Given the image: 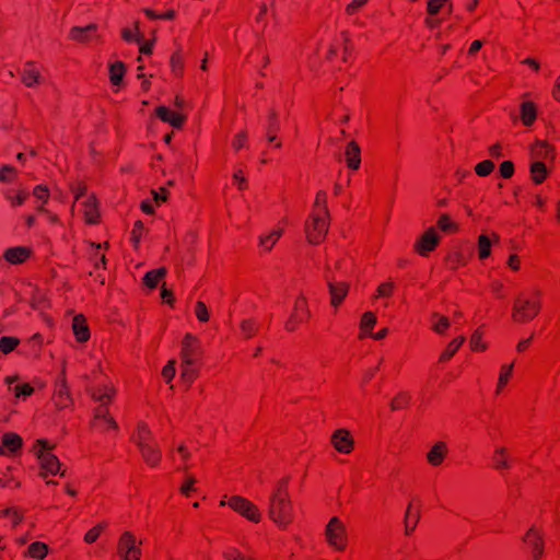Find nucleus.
<instances>
[{
  "instance_id": "1",
  "label": "nucleus",
  "mask_w": 560,
  "mask_h": 560,
  "mask_svg": "<svg viewBox=\"0 0 560 560\" xmlns=\"http://www.w3.org/2000/svg\"><path fill=\"white\" fill-rule=\"evenodd\" d=\"M269 517L281 528L293 520V505L288 492V479L278 481L269 498Z\"/></svg>"
},
{
  "instance_id": "2",
  "label": "nucleus",
  "mask_w": 560,
  "mask_h": 560,
  "mask_svg": "<svg viewBox=\"0 0 560 560\" xmlns=\"http://www.w3.org/2000/svg\"><path fill=\"white\" fill-rule=\"evenodd\" d=\"M54 444L47 440L37 439V468L39 476L46 479L48 476H65L66 470L61 468L58 457L51 453Z\"/></svg>"
},
{
  "instance_id": "3",
  "label": "nucleus",
  "mask_w": 560,
  "mask_h": 560,
  "mask_svg": "<svg viewBox=\"0 0 560 560\" xmlns=\"http://www.w3.org/2000/svg\"><path fill=\"white\" fill-rule=\"evenodd\" d=\"M115 389L109 386L98 387L91 390V396L98 406L94 410L93 427H101V421H105L113 430H118V424L109 416L107 405L112 401Z\"/></svg>"
},
{
  "instance_id": "4",
  "label": "nucleus",
  "mask_w": 560,
  "mask_h": 560,
  "mask_svg": "<svg viewBox=\"0 0 560 560\" xmlns=\"http://www.w3.org/2000/svg\"><path fill=\"white\" fill-rule=\"evenodd\" d=\"M329 229V217L316 213H310L304 224L306 240L312 245L320 244Z\"/></svg>"
},
{
  "instance_id": "5",
  "label": "nucleus",
  "mask_w": 560,
  "mask_h": 560,
  "mask_svg": "<svg viewBox=\"0 0 560 560\" xmlns=\"http://www.w3.org/2000/svg\"><path fill=\"white\" fill-rule=\"evenodd\" d=\"M540 312L539 300L518 296L513 305L512 317L515 322L526 323L534 319Z\"/></svg>"
},
{
  "instance_id": "6",
  "label": "nucleus",
  "mask_w": 560,
  "mask_h": 560,
  "mask_svg": "<svg viewBox=\"0 0 560 560\" xmlns=\"http://www.w3.org/2000/svg\"><path fill=\"white\" fill-rule=\"evenodd\" d=\"M326 539L328 544L338 551L345 550L347 546V529L345 524L334 516L326 526Z\"/></svg>"
},
{
  "instance_id": "7",
  "label": "nucleus",
  "mask_w": 560,
  "mask_h": 560,
  "mask_svg": "<svg viewBox=\"0 0 560 560\" xmlns=\"http://www.w3.org/2000/svg\"><path fill=\"white\" fill-rule=\"evenodd\" d=\"M141 541L131 532H124L118 540L117 553L121 560H140Z\"/></svg>"
},
{
  "instance_id": "8",
  "label": "nucleus",
  "mask_w": 560,
  "mask_h": 560,
  "mask_svg": "<svg viewBox=\"0 0 560 560\" xmlns=\"http://www.w3.org/2000/svg\"><path fill=\"white\" fill-rule=\"evenodd\" d=\"M225 504H228L231 509L250 522L258 523L261 518V514L258 508L253 502L243 497L235 495L232 497L228 502L224 500L220 502V505L222 506Z\"/></svg>"
},
{
  "instance_id": "9",
  "label": "nucleus",
  "mask_w": 560,
  "mask_h": 560,
  "mask_svg": "<svg viewBox=\"0 0 560 560\" xmlns=\"http://www.w3.org/2000/svg\"><path fill=\"white\" fill-rule=\"evenodd\" d=\"M310 317V311L307 307V302L304 296H299L295 300L293 311L289 317V319L285 322V329L288 331H294L298 326L305 322Z\"/></svg>"
},
{
  "instance_id": "10",
  "label": "nucleus",
  "mask_w": 560,
  "mask_h": 560,
  "mask_svg": "<svg viewBox=\"0 0 560 560\" xmlns=\"http://www.w3.org/2000/svg\"><path fill=\"white\" fill-rule=\"evenodd\" d=\"M201 354L199 340L191 334H186L182 341L180 357L187 364H196Z\"/></svg>"
},
{
  "instance_id": "11",
  "label": "nucleus",
  "mask_w": 560,
  "mask_h": 560,
  "mask_svg": "<svg viewBox=\"0 0 560 560\" xmlns=\"http://www.w3.org/2000/svg\"><path fill=\"white\" fill-rule=\"evenodd\" d=\"M439 235L433 228L428 229L416 242L415 248L421 256H428L439 244Z\"/></svg>"
},
{
  "instance_id": "12",
  "label": "nucleus",
  "mask_w": 560,
  "mask_h": 560,
  "mask_svg": "<svg viewBox=\"0 0 560 560\" xmlns=\"http://www.w3.org/2000/svg\"><path fill=\"white\" fill-rule=\"evenodd\" d=\"M331 444L339 453L349 454L353 450L354 442L349 431L338 429L331 435Z\"/></svg>"
},
{
  "instance_id": "13",
  "label": "nucleus",
  "mask_w": 560,
  "mask_h": 560,
  "mask_svg": "<svg viewBox=\"0 0 560 560\" xmlns=\"http://www.w3.org/2000/svg\"><path fill=\"white\" fill-rule=\"evenodd\" d=\"M69 37L72 40L79 42V43H90L94 39H97V25L96 24H89L86 26H74L69 32Z\"/></svg>"
},
{
  "instance_id": "14",
  "label": "nucleus",
  "mask_w": 560,
  "mask_h": 560,
  "mask_svg": "<svg viewBox=\"0 0 560 560\" xmlns=\"http://www.w3.org/2000/svg\"><path fill=\"white\" fill-rule=\"evenodd\" d=\"M524 542L528 546L532 551L534 560H539L544 553L542 538L539 532L532 527L524 537Z\"/></svg>"
},
{
  "instance_id": "15",
  "label": "nucleus",
  "mask_w": 560,
  "mask_h": 560,
  "mask_svg": "<svg viewBox=\"0 0 560 560\" xmlns=\"http://www.w3.org/2000/svg\"><path fill=\"white\" fill-rule=\"evenodd\" d=\"M156 116L164 122L170 124L174 128H182L186 117L178 112L172 110L166 106H159L155 109Z\"/></svg>"
},
{
  "instance_id": "16",
  "label": "nucleus",
  "mask_w": 560,
  "mask_h": 560,
  "mask_svg": "<svg viewBox=\"0 0 560 560\" xmlns=\"http://www.w3.org/2000/svg\"><path fill=\"white\" fill-rule=\"evenodd\" d=\"M345 160L347 163V166L352 170L357 171L360 168L361 165V148L358 142L354 140H351L347 143L345 149Z\"/></svg>"
},
{
  "instance_id": "17",
  "label": "nucleus",
  "mask_w": 560,
  "mask_h": 560,
  "mask_svg": "<svg viewBox=\"0 0 560 560\" xmlns=\"http://www.w3.org/2000/svg\"><path fill=\"white\" fill-rule=\"evenodd\" d=\"M447 453H448V447H447L446 442L439 441V442L434 443L433 446L430 448V451L427 453V460L431 466L438 467V466L442 465Z\"/></svg>"
},
{
  "instance_id": "18",
  "label": "nucleus",
  "mask_w": 560,
  "mask_h": 560,
  "mask_svg": "<svg viewBox=\"0 0 560 560\" xmlns=\"http://www.w3.org/2000/svg\"><path fill=\"white\" fill-rule=\"evenodd\" d=\"M54 401L59 409L67 408L72 404V398L69 394L65 376H62L56 384Z\"/></svg>"
},
{
  "instance_id": "19",
  "label": "nucleus",
  "mask_w": 560,
  "mask_h": 560,
  "mask_svg": "<svg viewBox=\"0 0 560 560\" xmlns=\"http://www.w3.org/2000/svg\"><path fill=\"white\" fill-rule=\"evenodd\" d=\"M138 448L148 465L154 467L160 463L162 455L156 442L138 446Z\"/></svg>"
},
{
  "instance_id": "20",
  "label": "nucleus",
  "mask_w": 560,
  "mask_h": 560,
  "mask_svg": "<svg viewBox=\"0 0 560 560\" xmlns=\"http://www.w3.org/2000/svg\"><path fill=\"white\" fill-rule=\"evenodd\" d=\"M492 467L495 470L502 471L511 468V459L509 451L504 446H497L491 456Z\"/></svg>"
},
{
  "instance_id": "21",
  "label": "nucleus",
  "mask_w": 560,
  "mask_h": 560,
  "mask_svg": "<svg viewBox=\"0 0 560 560\" xmlns=\"http://www.w3.org/2000/svg\"><path fill=\"white\" fill-rule=\"evenodd\" d=\"M32 255V249L28 247L18 246L8 248L4 252V259L10 264L18 265L24 262Z\"/></svg>"
},
{
  "instance_id": "22",
  "label": "nucleus",
  "mask_w": 560,
  "mask_h": 560,
  "mask_svg": "<svg viewBox=\"0 0 560 560\" xmlns=\"http://www.w3.org/2000/svg\"><path fill=\"white\" fill-rule=\"evenodd\" d=\"M420 520V509L416 508L413 502H410L406 509L405 513V534L407 536L411 535L417 527V524Z\"/></svg>"
},
{
  "instance_id": "23",
  "label": "nucleus",
  "mask_w": 560,
  "mask_h": 560,
  "mask_svg": "<svg viewBox=\"0 0 560 560\" xmlns=\"http://www.w3.org/2000/svg\"><path fill=\"white\" fill-rule=\"evenodd\" d=\"M22 446V439L16 433L8 432L2 436L0 454L15 453Z\"/></svg>"
},
{
  "instance_id": "24",
  "label": "nucleus",
  "mask_w": 560,
  "mask_h": 560,
  "mask_svg": "<svg viewBox=\"0 0 560 560\" xmlns=\"http://www.w3.org/2000/svg\"><path fill=\"white\" fill-rule=\"evenodd\" d=\"M556 156L555 149L546 141H537L532 148V158L535 161L553 160Z\"/></svg>"
},
{
  "instance_id": "25",
  "label": "nucleus",
  "mask_w": 560,
  "mask_h": 560,
  "mask_svg": "<svg viewBox=\"0 0 560 560\" xmlns=\"http://www.w3.org/2000/svg\"><path fill=\"white\" fill-rule=\"evenodd\" d=\"M132 441L137 444V446L155 442L152 431L150 430L149 425L143 421H140L138 423L137 430L132 435Z\"/></svg>"
},
{
  "instance_id": "26",
  "label": "nucleus",
  "mask_w": 560,
  "mask_h": 560,
  "mask_svg": "<svg viewBox=\"0 0 560 560\" xmlns=\"http://www.w3.org/2000/svg\"><path fill=\"white\" fill-rule=\"evenodd\" d=\"M18 381V376H7L5 377V384L8 385L9 389L14 392V395L16 398H26L31 396L34 392L33 386H31L27 383L24 384H15Z\"/></svg>"
},
{
  "instance_id": "27",
  "label": "nucleus",
  "mask_w": 560,
  "mask_h": 560,
  "mask_svg": "<svg viewBox=\"0 0 560 560\" xmlns=\"http://www.w3.org/2000/svg\"><path fill=\"white\" fill-rule=\"evenodd\" d=\"M329 293L331 296V304L338 306L348 293V284L345 282H334L328 280Z\"/></svg>"
},
{
  "instance_id": "28",
  "label": "nucleus",
  "mask_w": 560,
  "mask_h": 560,
  "mask_svg": "<svg viewBox=\"0 0 560 560\" xmlns=\"http://www.w3.org/2000/svg\"><path fill=\"white\" fill-rule=\"evenodd\" d=\"M266 137L269 142H275L277 132L280 130V120L278 113L273 109L269 112L267 121L265 124Z\"/></svg>"
},
{
  "instance_id": "29",
  "label": "nucleus",
  "mask_w": 560,
  "mask_h": 560,
  "mask_svg": "<svg viewBox=\"0 0 560 560\" xmlns=\"http://www.w3.org/2000/svg\"><path fill=\"white\" fill-rule=\"evenodd\" d=\"M73 334L79 342H85L90 338V330L85 319L79 315L74 316L72 322Z\"/></svg>"
},
{
  "instance_id": "30",
  "label": "nucleus",
  "mask_w": 560,
  "mask_h": 560,
  "mask_svg": "<svg viewBox=\"0 0 560 560\" xmlns=\"http://www.w3.org/2000/svg\"><path fill=\"white\" fill-rule=\"evenodd\" d=\"M81 205L83 206V213L86 222L90 224L96 223L98 218L96 199L93 196H90L83 200Z\"/></svg>"
},
{
  "instance_id": "31",
  "label": "nucleus",
  "mask_w": 560,
  "mask_h": 560,
  "mask_svg": "<svg viewBox=\"0 0 560 560\" xmlns=\"http://www.w3.org/2000/svg\"><path fill=\"white\" fill-rule=\"evenodd\" d=\"M283 234V229L277 228L270 231L268 234L261 235L259 237V246L266 250L269 252L276 243L279 241V238Z\"/></svg>"
},
{
  "instance_id": "32",
  "label": "nucleus",
  "mask_w": 560,
  "mask_h": 560,
  "mask_svg": "<svg viewBox=\"0 0 560 560\" xmlns=\"http://www.w3.org/2000/svg\"><path fill=\"white\" fill-rule=\"evenodd\" d=\"M530 177L535 184H541L548 176V170L544 162L534 161L529 167Z\"/></svg>"
},
{
  "instance_id": "33",
  "label": "nucleus",
  "mask_w": 560,
  "mask_h": 560,
  "mask_svg": "<svg viewBox=\"0 0 560 560\" xmlns=\"http://www.w3.org/2000/svg\"><path fill=\"white\" fill-rule=\"evenodd\" d=\"M537 112L533 102L526 101L521 105V119L525 126H530L536 120Z\"/></svg>"
},
{
  "instance_id": "34",
  "label": "nucleus",
  "mask_w": 560,
  "mask_h": 560,
  "mask_svg": "<svg viewBox=\"0 0 560 560\" xmlns=\"http://www.w3.org/2000/svg\"><path fill=\"white\" fill-rule=\"evenodd\" d=\"M466 338L464 336H459L453 339L446 347V349L440 354V362H447L453 358V355L457 352V350L465 342Z\"/></svg>"
},
{
  "instance_id": "35",
  "label": "nucleus",
  "mask_w": 560,
  "mask_h": 560,
  "mask_svg": "<svg viewBox=\"0 0 560 560\" xmlns=\"http://www.w3.org/2000/svg\"><path fill=\"white\" fill-rule=\"evenodd\" d=\"M451 322L446 316L440 315L439 313H433L431 316V328L434 332L439 335H444L445 331L450 328Z\"/></svg>"
},
{
  "instance_id": "36",
  "label": "nucleus",
  "mask_w": 560,
  "mask_h": 560,
  "mask_svg": "<svg viewBox=\"0 0 560 560\" xmlns=\"http://www.w3.org/2000/svg\"><path fill=\"white\" fill-rule=\"evenodd\" d=\"M166 272L167 270L164 267L150 270L144 275L143 282L150 289H154L159 281L166 276Z\"/></svg>"
},
{
  "instance_id": "37",
  "label": "nucleus",
  "mask_w": 560,
  "mask_h": 560,
  "mask_svg": "<svg viewBox=\"0 0 560 560\" xmlns=\"http://www.w3.org/2000/svg\"><path fill=\"white\" fill-rule=\"evenodd\" d=\"M312 213L329 217V211L327 207V192L325 190L317 191Z\"/></svg>"
},
{
  "instance_id": "38",
  "label": "nucleus",
  "mask_w": 560,
  "mask_h": 560,
  "mask_svg": "<svg viewBox=\"0 0 560 560\" xmlns=\"http://www.w3.org/2000/svg\"><path fill=\"white\" fill-rule=\"evenodd\" d=\"M492 241L486 234H481L478 237V257L479 259H486L491 254Z\"/></svg>"
},
{
  "instance_id": "39",
  "label": "nucleus",
  "mask_w": 560,
  "mask_h": 560,
  "mask_svg": "<svg viewBox=\"0 0 560 560\" xmlns=\"http://www.w3.org/2000/svg\"><path fill=\"white\" fill-rule=\"evenodd\" d=\"M411 400V395L408 392L398 393L390 402L392 410H400L406 408Z\"/></svg>"
},
{
  "instance_id": "40",
  "label": "nucleus",
  "mask_w": 560,
  "mask_h": 560,
  "mask_svg": "<svg viewBox=\"0 0 560 560\" xmlns=\"http://www.w3.org/2000/svg\"><path fill=\"white\" fill-rule=\"evenodd\" d=\"M445 5L448 7V12H452V3H450V0H428L427 12L430 16H434Z\"/></svg>"
},
{
  "instance_id": "41",
  "label": "nucleus",
  "mask_w": 560,
  "mask_h": 560,
  "mask_svg": "<svg viewBox=\"0 0 560 560\" xmlns=\"http://www.w3.org/2000/svg\"><path fill=\"white\" fill-rule=\"evenodd\" d=\"M121 36L128 43H140V40L142 39V34L140 33L139 30V23L136 22L133 28H124L121 31Z\"/></svg>"
},
{
  "instance_id": "42",
  "label": "nucleus",
  "mask_w": 560,
  "mask_h": 560,
  "mask_svg": "<svg viewBox=\"0 0 560 560\" xmlns=\"http://www.w3.org/2000/svg\"><path fill=\"white\" fill-rule=\"evenodd\" d=\"M19 342L20 340L15 337L4 336L0 339V351L8 354L15 349Z\"/></svg>"
},
{
  "instance_id": "43",
  "label": "nucleus",
  "mask_w": 560,
  "mask_h": 560,
  "mask_svg": "<svg viewBox=\"0 0 560 560\" xmlns=\"http://www.w3.org/2000/svg\"><path fill=\"white\" fill-rule=\"evenodd\" d=\"M469 343L472 351H485L487 349V343L482 341V332L479 329L474 331Z\"/></svg>"
},
{
  "instance_id": "44",
  "label": "nucleus",
  "mask_w": 560,
  "mask_h": 560,
  "mask_svg": "<svg viewBox=\"0 0 560 560\" xmlns=\"http://www.w3.org/2000/svg\"><path fill=\"white\" fill-rule=\"evenodd\" d=\"M376 324V316L372 312H365L361 319V330L364 334H371L374 325Z\"/></svg>"
},
{
  "instance_id": "45",
  "label": "nucleus",
  "mask_w": 560,
  "mask_h": 560,
  "mask_svg": "<svg viewBox=\"0 0 560 560\" xmlns=\"http://www.w3.org/2000/svg\"><path fill=\"white\" fill-rule=\"evenodd\" d=\"M494 163L491 160H483L475 166V172L478 176L485 177L492 173Z\"/></svg>"
},
{
  "instance_id": "46",
  "label": "nucleus",
  "mask_w": 560,
  "mask_h": 560,
  "mask_svg": "<svg viewBox=\"0 0 560 560\" xmlns=\"http://www.w3.org/2000/svg\"><path fill=\"white\" fill-rule=\"evenodd\" d=\"M16 177V171L11 165H4L0 168V182L4 184H10Z\"/></svg>"
},
{
  "instance_id": "47",
  "label": "nucleus",
  "mask_w": 560,
  "mask_h": 560,
  "mask_svg": "<svg viewBox=\"0 0 560 560\" xmlns=\"http://www.w3.org/2000/svg\"><path fill=\"white\" fill-rule=\"evenodd\" d=\"M143 231H144V224L142 221L138 220L133 228H132V231H131V241L133 243V245L137 247L138 244L140 243V240L142 237V234H143Z\"/></svg>"
},
{
  "instance_id": "48",
  "label": "nucleus",
  "mask_w": 560,
  "mask_h": 560,
  "mask_svg": "<svg viewBox=\"0 0 560 560\" xmlns=\"http://www.w3.org/2000/svg\"><path fill=\"white\" fill-rule=\"evenodd\" d=\"M257 330L256 324L252 319H244L241 324V331L246 338H250Z\"/></svg>"
},
{
  "instance_id": "49",
  "label": "nucleus",
  "mask_w": 560,
  "mask_h": 560,
  "mask_svg": "<svg viewBox=\"0 0 560 560\" xmlns=\"http://www.w3.org/2000/svg\"><path fill=\"white\" fill-rule=\"evenodd\" d=\"M104 527L105 526L103 524H98V525L94 526L93 528H91L90 530H88L86 534L84 535V541L86 544L94 542L100 537Z\"/></svg>"
},
{
  "instance_id": "50",
  "label": "nucleus",
  "mask_w": 560,
  "mask_h": 560,
  "mask_svg": "<svg viewBox=\"0 0 560 560\" xmlns=\"http://www.w3.org/2000/svg\"><path fill=\"white\" fill-rule=\"evenodd\" d=\"M395 283L392 281H386L378 285L377 288V296L387 298L390 296L394 292Z\"/></svg>"
},
{
  "instance_id": "51",
  "label": "nucleus",
  "mask_w": 560,
  "mask_h": 560,
  "mask_svg": "<svg viewBox=\"0 0 560 560\" xmlns=\"http://www.w3.org/2000/svg\"><path fill=\"white\" fill-rule=\"evenodd\" d=\"M195 313H196L197 318L200 322H208L209 320V312H208V308H207V306H206V304L203 302L198 301L196 303Z\"/></svg>"
},
{
  "instance_id": "52",
  "label": "nucleus",
  "mask_w": 560,
  "mask_h": 560,
  "mask_svg": "<svg viewBox=\"0 0 560 560\" xmlns=\"http://www.w3.org/2000/svg\"><path fill=\"white\" fill-rule=\"evenodd\" d=\"M439 228L444 232H452L456 230V225L451 222L450 217L447 214H442L438 221Z\"/></svg>"
},
{
  "instance_id": "53",
  "label": "nucleus",
  "mask_w": 560,
  "mask_h": 560,
  "mask_svg": "<svg viewBox=\"0 0 560 560\" xmlns=\"http://www.w3.org/2000/svg\"><path fill=\"white\" fill-rule=\"evenodd\" d=\"M369 0H352L347 7H346V13L348 15H353L357 12H359Z\"/></svg>"
},
{
  "instance_id": "54",
  "label": "nucleus",
  "mask_w": 560,
  "mask_h": 560,
  "mask_svg": "<svg viewBox=\"0 0 560 560\" xmlns=\"http://www.w3.org/2000/svg\"><path fill=\"white\" fill-rule=\"evenodd\" d=\"M513 368H514V364L511 363V364H504L502 368H501V371H500V375H499V381L501 383V385H506L511 375H512V372H513Z\"/></svg>"
},
{
  "instance_id": "55",
  "label": "nucleus",
  "mask_w": 560,
  "mask_h": 560,
  "mask_svg": "<svg viewBox=\"0 0 560 560\" xmlns=\"http://www.w3.org/2000/svg\"><path fill=\"white\" fill-rule=\"evenodd\" d=\"M0 516L10 518L12 526H16L20 523V521L22 520L19 512L15 510H11V509H5V510L1 511Z\"/></svg>"
},
{
  "instance_id": "56",
  "label": "nucleus",
  "mask_w": 560,
  "mask_h": 560,
  "mask_svg": "<svg viewBox=\"0 0 560 560\" xmlns=\"http://www.w3.org/2000/svg\"><path fill=\"white\" fill-rule=\"evenodd\" d=\"M194 365L195 364H187V363H184V361H182V376L187 382H192V380L196 376Z\"/></svg>"
},
{
  "instance_id": "57",
  "label": "nucleus",
  "mask_w": 560,
  "mask_h": 560,
  "mask_svg": "<svg viewBox=\"0 0 560 560\" xmlns=\"http://www.w3.org/2000/svg\"><path fill=\"white\" fill-rule=\"evenodd\" d=\"M500 174L503 178H510L514 174V164L511 161H504L500 165Z\"/></svg>"
},
{
  "instance_id": "58",
  "label": "nucleus",
  "mask_w": 560,
  "mask_h": 560,
  "mask_svg": "<svg viewBox=\"0 0 560 560\" xmlns=\"http://www.w3.org/2000/svg\"><path fill=\"white\" fill-rule=\"evenodd\" d=\"M162 376L170 383L175 376V361H170L162 370Z\"/></svg>"
},
{
  "instance_id": "59",
  "label": "nucleus",
  "mask_w": 560,
  "mask_h": 560,
  "mask_svg": "<svg viewBox=\"0 0 560 560\" xmlns=\"http://www.w3.org/2000/svg\"><path fill=\"white\" fill-rule=\"evenodd\" d=\"M7 198L11 201L12 206H21L26 200L27 194L24 190H20L14 196H12L10 192H8Z\"/></svg>"
},
{
  "instance_id": "60",
  "label": "nucleus",
  "mask_w": 560,
  "mask_h": 560,
  "mask_svg": "<svg viewBox=\"0 0 560 560\" xmlns=\"http://www.w3.org/2000/svg\"><path fill=\"white\" fill-rule=\"evenodd\" d=\"M340 42L343 45L345 55H348L353 49V45L350 38V34L348 32H341L340 39L337 40Z\"/></svg>"
},
{
  "instance_id": "61",
  "label": "nucleus",
  "mask_w": 560,
  "mask_h": 560,
  "mask_svg": "<svg viewBox=\"0 0 560 560\" xmlns=\"http://www.w3.org/2000/svg\"><path fill=\"white\" fill-rule=\"evenodd\" d=\"M246 141H247V133L245 131H241L240 133H237L234 137V139L232 141V145L235 150H241L242 148L245 147Z\"/></svg>"
},
{
  "instance_id": "62",
  "label": "nucleus",
  "mask_w": 560,
  "mask_h": 560,
  "mask_svg": "<svg viewBox=\"0 0 560 560\" xmlns=\"http://www.w3.org/2000/svg\"><path fill=\"white\" fill-rule=\"evenodd\" d=\"M43 217L49 222H56L57 215L52 212V209H44L37 205V218Z\"/></svg>"
},
{
  "instance_id": "63",
  "label": "nucleus",
  "mask_w": 560,
  "mask_h": 560,
  "mask_svg": "<svg viewBox=\"0 0 560 560\" xmlns=\"http://www.w3.org/2000/svg\"><path fill=\"white\" fill-rule=\"evenodd\" d=\"M233 180H234V184L237 185L238 189H241V190H243L247 187V180L244 177L241 170L236 171L233 174Z\"/></svg>"
},
{
  "instance_id": "64",
  "label": "nucleus",
  "mask_w": 560,
  "mask_h": 560,
  "mask_svg": "<svg viewBox=\"0 0 560 560\" xmlns=\"http://www.w3.org/2000/svg\"><path fill=\"white\" fill-rule=\"evenodd\" d=\"M196 483V479L194 477H188L186 482L180 487V492L189 497L191 491H195L194 485Z\"/></svg>"
}]
</instances>
